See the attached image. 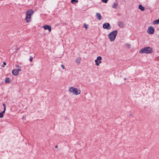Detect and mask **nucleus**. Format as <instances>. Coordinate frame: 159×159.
<instances>
[{
	"label": "nucleus",
	"mask_w": 159,
	"mask_h": 159,
	"mask_svg": "<svg viewBox=\"0 0 159 159\" xmlns=\"http://www.w3.org/2000/svg\"><path fill=\"white\" fill-rule=\"evenodd\" d=\"M117 34V30H115L111 32L108 35L110 40L111 42L114 41Z\"/></svg>",
	"instance_id": "obj_1"
},
{
	"label": "nucleus",
	"mask_w": 159,
	"mask_h": 159,
	"mask_svg": "<svg viewBox=\"0 0 159 159\" xmlns=\"http://www.w3.org/2000/svg\"><path fill=\"white\" fill-rule=\"evenodd\" d=\"M152 48L150 47H145L143 48L139 51V52L141 53H150L152 52Z\"/></svg>",
	"instance_id": "obj_2"
},
{
	"label": "nucleus",
	"mask_w": 159,
	"mask_h": 159,
	"mask_svg": "<svg viewBox=\"0 0 159 159\" xmlns=\"http://www.w3.org/2000/svg\"><path fill=\"white\" fill-rule=\"evenodd\" d=\"M34 13L32 9H30L26 11V17L25 20L27 22H29L30 21L31 15Z\"/></svg>",
	"instance_id": "obj_3"
},
{
	"label": "nucleus",
	"mask_w": 159,
	"mask_h": 159,
	"mask_svg": "<svg viewBox=\"0 0 159 159\" xmlns=\"http://www.w3.org/2000/svg\"><path fill=\"white\" fill-rule=\"evenodd\" d=\"M69 91L76 95L80 94L81 93L80 90L77 89V88L74 87H70L69 89Z\"/></svg>",
	"instance_id": "obj_4"
},
{
	"label": "nucleus",
	"mask_w": 159,
	"mask_h": 159,
	"mask_svg": "<svg viewBox=\"0 0 159 159\" xmlns=\"http://www.w3.org/2000/svg\"><path fill=\"white\" fill-rule=\"evenodd\" d=\"M103 28L109 30L111 28V26L109 23H106L103 25Z\"/></svg>",
	"instance_id": "obj_5"
},
{
	"label": "nucleus",
	"mask_w": 159,
	"mask_h": 159,
	"mask_svg": "<svg viewBox=\"0 0 159 159\" xmlns=\"http://www.w3.org/2000/svg\"><path fill=\"white\" fill-rule=\"evenodd\" d=\"M21 70L20 69H14L12 70V73L13 75L16 76L18 75L19 72Z\"/></svg>",
	"instance_id": "obj_6"
},
{
	"label": "nucleus",
	"mask_w": 159,
	"mask_h": 159,
	"mask_svg": "<svg viewBox=\"0 0 159 159\" xmlns=\"http://www.w3.org/2000/svg\"><path fill=\"white\" fill-rule=\"evenodd\" d=\"M147 32L148 33L150 34H152L154 33V30L152 27L150 26L148 27V30Z\"/></svg>",
	"instance_id": "obj_7"
},
{
	"label": "nucleus",
	"mask_w": 159,
	"mask_h": 159,
	"mask_svg": "<svg viewBox=\"0 0 159 159\" xmlns=\"http://www.w3.org/2000/svg\"><path fill=\"white\" fill-rule=\"evenodd\" d=\"M43 28L45 30H48L49 32H50L51 31V27L50 25H44L43 27Z\"/></svg>",
	"instance_id": "obj_8"
},
{
	"label": "nucleus",
	"mask_w": 159,
	"mask_h": 159,
	"mask_svg": "<svg viewBox=\"0 0 159 159\" xmlns=\"http://www.w3.org/2000/svg\"><path fill=\"white\" fill-rule=\"evenodd\" d=\"M96 16L97 18L99 20H101L102 19V16L101 14L97 12L96 13Z\"/></svg>",
	"instance_id": "obj_9"
},
{
	"label": "nucleus",
	"mask_w": 159,
	"mask_h": 159,
	"mask_svg": "<svg viewBox=\"0 0 159 159\" xmlns=\"http://www.w3.org/2000/svg\"><path fill=\"white\" fill-rule=\"evenodd\" d=\"M81 58L80 57H78L75 60V62L78 64H80V63Z\"/></svg>",
	"instance_id": "obj_10"
},
{
	"label": "nucleus",
	"mask_w": 159,
	"mask_h": 159,
	"mask_svg": "<svg viewBox=\"0 0 159 159\" xmlns=\"http://www.w3.org/2000/svg\"><path fill=\"white\" fill-rule=\"evenodd\" d=\"M139 8L142 11H143L144 10V7L141 5L139 6Z\"/></svg>",
	"instance_id": "obj_11"
},
{
	"label": "nucleus",
	"mask_w": 159,
	"mask_h": 159,
	"mask_svg": "<svg viewBox=\"0 0 159 159\" xmlns=\"http://www.w3.org/2000/svg\"><path fill=\"white\" fill-rule=\"evenodd\" d=\"M118 25L119 26L122 28L124 26L123 23L121 22H118Z\"/></svg>",
	"instance_id": "obj_12"
},
{
	"label": "nucleus",
	"mask_w": 159,
	"mask_h": 159,
	"mask_svg": "<svg viewBox=\"0 0 159 159\" xmlns=\"http://www.w3.org/2000/svg\"><path fill=\"white\" fill-rule=\"evenodd\" d=\"M97 59L99 63H102L101 60L102 59V57L101 56L98 57Z\"/></svg>",
	"instance_id": "obj_13"
},
{
	"label": "nucleus",
	"mask_w": 159,
	"mask_h": 159,
	"mask_svg": "<svg viewBox=\"0 0 159 159\" xmlns=\"http://www.w3.org/2000/svg\"><path fill=\"white\" fill-rule=\"evenodd\" d=\"M11 80L9 78H7L5 80V82L6 83H9L11 82Z\"/></svg>",
	"instance_id": "obj_14"
},
{
	"label": "nucleus",
	"mask_w": 159,
	"mask_h": 159,
	"mask_svg": "<svg viewBox=\"0 0 159 159\" xmlns=\"http://www.w3.org/2000/svg\"><path fill=\"white\" fill-rule=\"evenodd\" d=\"M78 1L77 0H71V3L73 4H75V3L78 2Z\"/></svg>",
	"instance_id": "obj_15"
},
{
	"label": "nucleus",
	"mask_w": 159,
	"mask_h": 159,
	"mask_svg": "<svg viewBox=\"0 0 159 159\" xmlns=\"http://www.w3.org/2000/svg\"><path fill=\"white\" fill-rule=\"evenodd\" d=\"M154 23L155 25H157L159 24V19L154 20Z\"/></svg>",
	"instance_id": "obj_16"
},
{
	"label": "nucleus",
	"mask_w": 159,
	"mask_h": 159,
	"mask_svg": "<svg viewBox=\"0 0 159 159\" xmlns=\"http://www.w3.org/2000/svg\"><path fill=\"white\" fill-rule=\"evenodd\" d=\"M5 113L4 111H2V112H0V118H2L3 117V114Z\"/></svg>",
	"instance_id": "obj_17"
},
{
	"label": "nucleus",
	"mask_w": 159,
	"mask_h": 159,
	"mask_svg": "<svg viewBox=\"0 0 159 159\" xmlns=\"http://www.w3.org/2000/svg\"><path fill=\"white\" fill-rule=\"evenodd\" d=\"M95 62L96 63V65L97 66H99V64L100 63H99V61H98V60L97 59H96L95 60Z\"/></svg>",
	"instance_id": "obj_18"
},
{
	"label": "nucleus",
	"mask_w": 159,
	"mask_h": 159,
	"mask_svg": "<svg viewBox=\"0 0 159 159\" xmlns=\"http://www.w3.org/2000/svg\"><path fill=\"white\" fill-rule=\"evenodd\" d=\"M117 4L116 3H114L112 6V7L113 8H116V6L117 5Z\"/></svg>",
	"instance_id": "obj_19"
},
{
	"label": "nucleus",
	"mask_w": 159,
	"mask_h": 159,
	"mask_svg": "<svg viewBox=\"0 0 159 159\" xmlns=\"http://www.w3.org/2000/svg\"><path fill=\"white\" fill-rule=\"evenodd\" d=\"M108 0H102V2L105 3H107Z\"/></svg>",
	"instance_id": "obj_20"
},
{
	"label": "nucleus",
	"mask_w": 159,
	"mask_h": 159,
	"mask_svg": "<svg viewBox=\"0 0 159 159\" xmlns=\"http://www.w3.org/2000/svg\"><path fill=\"white\" fill-rule=\"evenodd\" d=\"M84 27L86 29H87V26L86 24H84Z\"/></svg>",
	"instance_id": "obj_21"
},
{
	"label": "nucleus",
	"mask_w": 159,
	"mask_h": 159,
	"mask_svg": "<svg viewBox=\"0 0 159 159\" xmlns=\"http://www.w3.org/2000/svg\"><path fill=\"white\" fill-rule=\"evenodd\" d=\"M33 57H31H31H30V59L29 60H30L31 61H32V60H33Z\"/></svg>",
	"instance_id": "obj_22"
},
{
	"label": "nucleus",
	"mask_w": 159,
	"mask_h": 159,
	"mask_svg": "<svg viewBox=\"0 0 159 159\" xmlns=\"http://www.w3.org/2000/svg\"><path fill=\"white\" fill-rule=\"evenodd\" d=\"M126 45L129 48L130 47V45L129 44H127Z\"/></svg>",
	"instance_id": "obj_23"
},
{
	"label": "nucleus",
	"mask_w": 159,
	"mask_h": 159,
	"mask_svg": "<svg viewBox=\"0 0 159 159\" xmlns=\"http://www.w3.org/2000/svg\"><path fill=\"white\" fill-rule=\"evenodd\" d=\"M6 109V107H4L3 111H4L5 112Z\"/></svg>",
	"instance_id": "obj_24"
},
{
	"label": "nucleus",
	"mask_w": 159,
	"mask_h": 159,
	"mask_svg": "<svg viewBox=\"0 0 159 159\" xmlns=\"http://www.w3.org/2000/svg\"><path fill=\"white\" fill-rule=\"evenodd\" d=\"M2 105L3 107H6V105H5V103H3L2 104Z\"/></svg>",
	"instance_id": "obj_25"
},
{
	"label": "nucleus",
	"mask_w": 159,
	"mask_h": 159,
	"mask_svg": "<svg viewBox=\"0 0 159 159\" xmlns=\"http://www.w3.org/2000/svg\"><path fill=\"white\" fill-rule=\"evenodd\" d=\"M61 66L63 68V69H65V66L63 65H61Z\"/></svg>",
	"instance_id": "obj_26"
},
{
	"label": "nucleus",
	"mask_w": 159,
	"mask_h": 159,
	"mask_svg": "<svg viewBox=\"0 0 159 159\" xmlns=\"http://www.w3.org/2000/svg\"><path fill=\"white\" fill-rule=\"evenodd\" d=\"M16 67H19L20 66L18 65H16Z\"/></svg>",
	"instance_id": "obj_27"
},
{
	"label": "nucleus",
	"mask_w": 159,
	"mask_h": 159,
	"mask_svg": "<svg viewBox=\"0 0 159 159\" xmlns=\"http://www.w3.org/2000/svg\"><path fill=\"white\" fill-rule=\"evenodd\" d=\"M3 64L4 65H6V63L5 62H3Z\"/></svg>",
	"instance_id": "obj_28"
},
{
	"label": "nucleus",
	"mask_w": 159,
	"mask_h": 159,
	"mask_svg": "<svg viewBox=\"0 0 159 159\" xmlns=\"http://www.w3.org/2000/svg\"><path fill=\"white\" fill-rule=\"evenodd\" d=\"M55 148H58V146L57 145L56 146H55Z\"/></svg>",
	"instance_id": "obj_29"
},
{
	"label": "nucleus",
	"mask_w": 159,
	"mask_h": 159,
	"mask_svg": "<svg viewBox=\"0 0 159 159\" xmlns=\"http://www.w3.org/2000/svg\"><path fill=\"white\" fill-rule=\"evenodd\" d=\"M24 119V117H23L22 118V119Z\"/></svg>",
	"instance_id": "obj_30"
},
{
	"label": "nucleus",
	"mask_w": 159,
	"mask_h": 159,
	"mask_svg": "<svg viewBox=\"0 0 159 159\" xmlns=\"http://www.w3.org/2000/svg\"><path fill=\"white\" fill-rule=\"evenodd\" d=\"M130 116H131L132 115V114H130Z\"/></svg>",
	"instance_id": "obj_31"
}]
</instances>
